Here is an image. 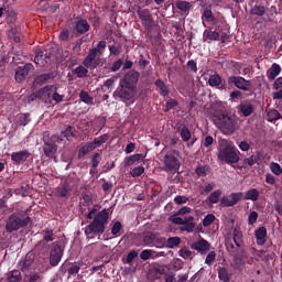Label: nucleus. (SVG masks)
<instances>
[{
    "label": "nucleus",
    "instance_id": "f257e3e1",
    "mask_svg": "<svg viewBox=\"0 0 282 282\" xmlns=\"http://www.w3.org/2000/svg\"><path fill=\"white\" fill-rule=\"evenodd\" d=\"M210 120L225 135H231L239 129L237 116H230L228 113L218 111L210 117Z\"/></svg>",
    "mask_w": 282,
    "mask_h": 282
},
{
    "label": "nucleus",
    "instance_id": "f03ea898",
    "mask_svg": "<svg viewBox=\"0 0 282 282\" xmlns=\"http://www.w3.org/2000/svg\"><path fill=\"white\" fill-rule=\"evenodd\" d=\"M109 224V210L104 208L101 212L95 215L93 221L84 228V234L86 238H94L96 236H101L106 231V226Z\"/></svg>",
    "mask_w": 282,
    "mask_h": 282
},
{
    "label": "nucleus",
    "instance_id": "7ed1b4c3",
    "mask_svg": "<svg viewBox=\"0 0 282 282\" xmlns=\"http://www.w3.org/2000/svg\"><path fill=\"white\" fill-rule=\"evenodd\" d=\"M240 151L230 142L223 140L218 147L217 159L223 164H237L240 161Z\"/></svg>",
    "mask_w": 282,
    "mask_h": 282
},
{
    "label": "nucleus",
    "instance_id": "20e7f679",
    "mask_svg": "<svg viewBox=\"0 0 282 282\" xmlns=\"http://www.w3.org/2000/svg\"><path fill=\"white\" fill-rule=\"evenodd\" d=\"M260 192L257 188H250L245 194L242 192L231 193L229 196H223L219 200L220 207H234L241 199L257 202L259 199Z\"/></svg>",
    "mask_w": 282,
    "mask_h": 282
},
{
    "label": "nucleus",
    "instance_id": "39448f33",
    "mask_svg": "<svg viewBox=\"0 0 282 282\" xmlns=\"http://www.w3.org/2000/svg\"><path fill=\"white\" fill-rule=\"evenodd\" d=\"M29 209L26 212L13 213L6 226L8 232L17 231L21 228H25L32 223V218L29 216Z\"/></svg>",
    "mask_w": 282,
    "mask_h": 282
},
{
    "label": "nucleus",
    "instance_id": "423d86ee",
    "mask_svg": "<svg viewBox=\"0 0 282 282\" xmlns=\"http://www.w3.org/2000/svg\"><path fill=\"white\" fill-rule=\"evenodd\" d=\"M236 247H235V245ZM232 241L230 239L225 240V247L230 256L235 259L239 258V249L243 246V234L240 229L235 228L232 230Z\"/></svg>",
    "mask_w": 282,
    "mask_h": 282
},
{
    "label": "nucleus",
    "instance_id": "0eeeda50",
    "mask_svg": "<svg viewBox=\"0 0 282 282\" xmlns=\"http://www.w3.org/2000/svg\"><path fill=\"white\" fill-rule=\"evenodd\" d=\"M135 96V89L122 82H119V87L112 93L115 99H119L123 102L131 101Z\"/></svg>",
    "mask_w": 282,
    "mask_h": 282
},
{
    "label": "nucleus",
    "instance_id": "6e6552de",
    "mask_svg": "<svg viewBox=\"0 0 282 282\" xmlns=\"http://www.w3.org/2000/svg\"><path fill=\"white\" fill-rule=\"evenodd\" d=\"M227 84L229 86H235L239 90L243 91H251L252 89V83L251 80H247L246 78L241 76H230L227 78Z\"/></svg>",
    "mask_w": 282,
    "mask_h": 282
},
{
    "label": "nucleus",
    "instance_id": "1a4fd4ad",
    "mask_svg": "<svg viewBox=\"0 0 282 282\" xmlns=\"http://www.w3.org/2000/svg\"><path fill=\"white\" fill-rule=\"evenodd\" d=\"M181 167V162L172 153H169L164 156V171L166 173L175 174Z\"/></svg>",
    "mask_w": 282,
    "mask_h": 282
},
{
    "label": "nucleus",
    "instance_id": "9d476101",
    "mask_svg": "<svg viewBox=\"0 0 282 282\" xmlns=\"http://www.w3.org/2000/svg\"><path fill=\"white\" fill-rule=\"evenodd\" d=\"M61 141H63V139L57 135H53L51 140L45 141L43 147L44 154L50 159H54L57 152V145L55 142L59 143Z\"/></svg>",
    "mask_w": 282,
    "mask_h": 282
},
{
    "label": "nucleus",
    "instance_id": "9b49d317",
    "mask_svg": "<svg viewBox=\"0 0 282 282\" xmlns=\"http://www.w3.org/2000/svg\"><path fill=\"white\" fill-rule=\"evenodd\" d=\"M137 14L141 20V25H143V29H145V31L148 32H151L153 29L154 20L149 9H139V11H137Z\"/></svg>",
    "mask_w": 282,
    "mask_h": 282
},
{
    "label": "nucleus",
    "instance_id": "f8f14e48",
    "mask_svg": "<svg viewBox=\"0 0 282 282\" xmlns=\"http://www.w3.org/2000/svg\"><path fill=\"white\" fill-rule=\"evenodd\" d=\"M82 65L90 70H95L97 67L100 66V57L98 54L90 50L88 51V56H86V58H84V62H82Z\"/></svg>",
    "mask_w": 282,
    "mask_h": 282
},
{
    "label": "nucleus",
    "instance_id": "ddd939ff",
    "mask_svg": "<svg viewBox=\"0 0 282 282\" xmlns=\"http://www.w3.org/2000/svg\"><path fill=\"white\" fill-rule=\"evenodd\" d=\"M63 254H64V248L59 243L55 245L51 251V257H50L51 265L52 267L58 265Z\"/></svg>",
    "mask_w": 282,
    "mask_h": 282
},
{
    "label": "nucleus",
    "instance_id": "4468645a",
    "mask_svg": "<svg viewBox=\"0 0 282 282\" xmlns=\"http://www.w3.org/2000/svg\"><path fill=\"white\" fill-rule=\"evenodd\" d=\"M140 78V73L135 70H130L126 76H123V79H121V83L124 85L131 87L132 89H137V84Z\"/></svg>",
    "mask_w": 282,
    "mask_h": 282
},
{
    "label": "nucleus",
    "instance_id": "2eb2a0df",
    "mask_svg": "<svg viewBox=\"0 0 282 282\" xmlns=\"http://www.w3.org/2000/svg\"><path fill=\"white\" fill-rule=\"evenodd\" d=\"M189 247L191 249L196 250L202 256L207 254L210 250V243L204 238H200L196 242H193Z\"/></svg>",
    "mask_w": 282,
    "mask_h": 282
},
{
    "label": "nucleus",
    "instance_id": "dca6fc26",
    "mask_svg": "<svg viewBox=\"0 0 282 282\" xmlns=\"http://www.w3.org/2000/svg\"><path fill=\"white\" fill-rule=\"evenodd\" d=\"M34 70V66L32 64H26L24 66H20L15 69V80L18 83H22L25 80L30 72Z\"/></svg>",
    "mask_w": 282,
    "mask_h": 282
},
{
    "label": "nucleus",
    "instance_id": "f3484780",
    "mask_svg": "<svg viewBox=\"0 0 282 282\" xmlns=\"http://www.w3.org/2000/svg\"><path fill=\"white\" fill-rule=\"evenodd\" d=\"M34 260H35V254L32 252H29L25 256V258L20 260L19 262L20 270L24 273L29 272L34 264Z\"/></svg>",
    "mask_w": 282,
    "mask_h": 282
},
{
    "label": "nucleus",
    "instance_id": "a211bd4d",
    "mask_svg": "<svg viewBox=\"0 0 282 282\" xmlns=\"http://www.w3.org/2000/svg\"><path fill=\"white\" fill-rule=\"evenodd\" d=\"M54 86H46L39 90L40 100L44 101L45 104H52Z\"/></svg>",
    "mask_w": 282,
    "mask_h": 282
},
{
    "label": "nucleus",
    "instance_id": "6ab92c4d",
    "mask_svg": "<svg viewBox=\"0 0 282 282\" xmlns=\"http://www.w3.org/2000/svg\"><path fill=\"white\" fill-rule=\"evenodd\" d=\"M52 57V54L51 53H47V52H43L41 50H37L35 52V64L36 65H40L41 67H44L47 63V59H50Z\"/></svg>",
    "mask_w": 282,
    "mask_h": 282
},
{
    "label": "nucleus",
    "instance_id": "aec40b11",
    "mask_svg": "<svg viewBox=\"0 0 282 282\" xmlns=\"http://www.w3.org/2000/svg\"><path fill=\"white\" fill-rule=\"evenodd\" d=\"M256 242L258 246H263L267 242L268 230L265 227H259L254 230Z\"/></svg>",
    "mask_w": 282,
    "mask_h": 282
},
{
    "label": "nucleus",
    "instance_id": "412c9836",
    "mask_svg": "<svg viewBox=\"0 0 282 282\" xmlns=\"http://www.w3.org/2000/svg\"><path fill=\"white\" fill-rule=\"evenodd\" d=\"M175 8L185 15L189 14V11L193 8L192 2H186V0H176L175 1Z\"/></svg>",
    "mask_w": 282,
    "mask_h": 282
},
{
    "label": "nucleus",
    "instance_id": "4be33fe9",
    "mask_svg": "<svg viewBox=\"0 0 282 282\" xmlns=\"http://www.w3.org/2000/svg\"><path fill=\"white\" fill-rule=\"evenodd\" d=\"M31 153L28 150H23L20 152H14L11 155V160L17 163L20 164L22 162H25L29 158H30Z\"/></svg>",
    "mask_w": 282,
    "mask_h": 282
},
{
    "label": "nucleus",
    "instance_id": "5701e85b",
    "mask_svg": "<svg viewBox=\"0 0 282 282\" xmlns=\"http://www.w3.org/2000/svg\"><path fill=\"white\" fill-rule=\"evenodd\" d=\"M282 73V67L274 63L271 65V67L267 70V78L269 80H275L276 77Z\"/></svg>",
    "mask_w": 282,
    "mask_h": 282
},
{
    "label": "nucleus",
    "instance_id": "b1692460",
    "mask_svg": "<svg viewBox=\"0 0 282 282\" xmlns=\"http://www.w3.org/2000/svg\"><path fill=\"white\" fill-rule=\"evenodd\" d=\"M74 29L77 31V34L83 35V34L89 32L90 25L86 20L80 18L79 20H77Z\"/></svg>",
    "mask_w": 282,
    "mask_h": 282
},
{
    "label": "nucleus",
    "instance_id": "393cba45",
    "mask_svg": "<svg viewBox=\"0 0 282 282\" xmlns=\"http://www.w3.org/2000/svg\"><path fill=\"white\" fill-rule=\"evenodd\" d=\"M219 39L220 34L217 31H212V29H209L203 32V42H216L219 41Z\"/></svg>",
    "mask_w": 282,
    "mask_h": 282
},
{
    "label": "nucleus",
    "instance_id": "a878e982",
    "mask_svg": "<svg viewBox=\"0 0 282 282\" xmlns=\"http://www.w3.org/2000/svg\"><path fill=\"white\" fill-rule=\"evenodd\" d=\"M256 108L254 105L252 104H243L241 102L238 106V111L243 116V117H249L254 112Z\"/></svg>",
    "mask_w": 282,
    "mask_h": 282
},
{
    "label": "nucleus",
    "instance_id": "bb28decb",
    "mask_svg": "<svg viewBox=\"0 0 282 282\" xmlns=\"http://www.w3.org/2000/svg\"><path fill=\"white\" fill-rule=\"evenodd\" d=\"M208 85L210 87H215L217 89H224L225 88V85H223V78L218 74H214V75L209 76Z\"/></svg>",
    "mask_w": 282,
    "mask_h": 282
},
{
    "label": "nucleus",
    "instance_id": "cd10ccee",
    "mask_svg": "<svg viewBox=\"0 0 282 282\" xmlns=\"http://www.w3.org/2000/svg\"><path fill=\"white\" fill-rule=\"evenodd\" d=\"M62 268L65 272H68L69 276L76 275L80 271V265L77 263L65 262Z\"/></svg>",
    "mask_w": 282,
    "mask_h": 282
},
{
    "label": "nucleus",
    "instance_id": "c85d7f7f",
    "mask_svg": "<svg viewBox=\"0 0 282 282\" xmlns=\"http://www.w3.org/2000/svg\"><path fill=\"white\" fill-rule=\"evenodd\" d=\"M249 14L263 18L267 14V8L262 4H254L253 7H251Z\"/></svg>",
    "mask_w": 282,
    "mask_h": 282
},
{
    "label": "nucleus",
    "instance_id": "c756f323",
    "mask_svg": "<svg viewBox=\"0 0 282 282\" xmlns=\"http://www.w3.org/2000/svg\"><path fill=\"white\" fill-rule=\"evenodd\" d=\"M154 86L158 87L160 96L167 97L170 95V89L162 79H156Z\"/></svg>",
    "mask_w": 282,
    "mask_h": 282
},
{
    "label": "nucleus",
    "instance_id": "7c9ffc66",
    "mask_svg": "<svg viewBox=\"0 0 282 282\" xmlns=\"http://www.w3.org/2000/svg\"><path fill=\"white\" fill-rule=\"evenodd\" d=\"M177 132L183 142H188L192 139V133L186 126L177 127Z\"/></svg>",
    "mask_w": 282,
    "mask_h": 282
},
{
    "label": "nucleus",
    "instance_id": "2f4dec72",
    "mask_svg": "<svg viewBox=\"0 0 282 282\" xmlns=\"http://www.w3.org/2000/svg\"><path fill=\"white\" fill-rule=\"evenodd\" d=\"M72 187L69 186V184L65 183L64 185H61L58 188H57V194L59 197H63V198H68L70 193H72Z\"/></svg>",
    "mask_w": 282,
    "mask_h": 282
},
{
    "label": "nucleus",
    "instance_id": "473e14b6",
    "mask_svg": "<svg viewBox=\"0 0 282 282\" xmlns=\"http://www.w3.org/2000/svg\"><path fill=\"white\" fill-rule=\"evenodd\" d=\"M195 218L193 216H188V223H183L181 227V231L192 232L194 231L196 224L194 223Z\"/></svg>",
    "mask_w": 282,
    "mask_h": 282
},
{
    "label": "nucleus",
    "instance_id": "72a5a7b5",
    "mask_svg": "<svg viewBox=\"0 0 282 282\" xmlns=\"http://www.w3.org/2000/svg\"><path fill=\"white\" fill-rule=\"evenodd\" d=\"M109 140V134H101L99 138H95L93 142H90V145L94 147V150L101 147L104 143H106Z\"/></svg>",
    "mask_w": 282,
    "mask_h": 282
},
{
    "label": "nucleus",
    "instance_id": "f704fd0d",
    "mask_svg": "<svg viewBox=\"0 0 282 282\" xmlns=\"http://www.w3.org/2000/svg\"><path fill=\"white\" fill-rule=\"evenodd\" d=\"M94 151V145L88 142L86 145L79 148V152L77 153V158L83 159L88 154L89 152Z\"/></svg>",
    "mask_w": 282,
    "mask_h": 282
},
{
    "label": "nucleus",
    "instance_id": "c9c22d12",
    "mask_svg": "<svg viewBox=\"0 0 282 282\" xmlns=\"http://www.w3.org/2000/svg\"><path fill=\"white\" fill-rule=\"evenodd\" d=\"M143 159H144L143 154H134V155H130V156L126 158V160H123V162L126 163V166H131L135 162H139Z\"/></svg>",
    "mask_w": 282,
    "mask_h": 282
},
{
    "label": "nucleus",
    "instance_id": "e433bc0d",
    "mask_svg": "<svg viewBox=\"0 0 282 282\" xmlns=\"http://www.w3.org/2000/svg\"><path fill=\"white\" fill-rule=\"evenodd\" d=\"M217 273H218V279L221 282H230L229 272L225 267H219Z\"/></svg>",
    "mask_w": 282,
    "mask_h": 282
},
{
    "label": "nucleus",
    "instance_id": "4c0bfd02",
    "mask_svg": "<svg viewBox=\"0 0 282 282\" xmlns=\"http://www.w3.org/2000/svg\"><path fill=\"white\" fill-rule=\"evenodd\" d=\"M22 280V274L20 270H12L8 273L9 282H20Z\"/></svg>",
    "mask_w": 282,
    "mask_h": 282
},
{
    "label": "nucleus",
    "instance_id": "58836bf2",
    "mask_svg": "<svg viewBox=\"0 0 282 282\" xmlns=\"http://www.w3.org/2000/svg\"><path fill=\"white\" fill-rule=\"evenodd\" d=\"M53 78H54L53 74H43V75L37 76L34 79V84H36V85H44L45 83H47L48 80H51Z\"/></svg>",
    "mask_w": 282,
    "mask_h": 282
},
{
    "label": "nucleus",
    "instance_id": "ea45409f",
    "mask_svg": "<svg viewBox=\"0 0 282 282\" xmlns=\"http://www.w3.org/2000/svg\"><path fill=\"white\" fill-rule=\"evenodd\" d=\"M106 47H107V42L100 41L99 43H97V46L91 48V51L98 54L99 57H101L105 53Z\"/></svg>",
    "mask_w": 282,
    "mask_h": 282
},
{
    "label": "nucleus",
    "instance_id": "a19ab883",
    "mask_svg": "<svg viewBox=\"0 0 282 282\" xmlns=\"http://www.w3.org/2000/svg\"><path fill=\"white\" fill-rule=\"evenodd\" d=\"M210 171L209 165H199L195 169V174L199 177L207 176Z\"/></svg>",
    "mask_w": 282,
    "mask_h": 282
},
{
    "label": "nucleus",
    "instance_id": "79ce46f5",
    "mask_svg": "<svg viewBox=\"0 0 282 282\" xmlns=\"http://www.w3.org/2000/svg\"><path fill=\"white\" fill-rule=\"evenodd\" d=\"M259 155H251L249 158L243 159V169H247L248 166H253L259 162Z\"/></svg>",
    "mask_w": 282,
    "mask_h": 282
},
{
    "label": "nucleus",
    "instance_id": "37998d69",
    "mask_svg": "<svg viewBox=\"0 0 282 282\" xmlns=\"http://www.w3.org/2000/svg\"><path fill=\"white\" fill-rule=\"evenodd\" d=\"M223 192L221 189L214 191L210 193V195L207 197L208 203L210 204H217L219 202V198L221 196Z\"/></svg>",
    "mask_w": 282,
    "mask_h": 282
},
{
    "label": "nucleus",
    "instance_id": "c03bdc74",
    "mask_svg": "<svg viewBox=\"0 0 282 282\" xmlns=\"http://www.w3.org/2000/svg\"><path fill=\"white\" fill-rule=\"evenodd\" d=\"M155 235L154 232L145 234V236H143V243L148 247H154Z\"/></svg>",
    "mask_w": 282,
    "mask_h": 282
},
{
    "label": "nucleus",
    "instance_id": "a18cd8bd",
    "mask_svg": "<svg viewBox=\"0 0 282 282\" xmlns=\"http://www.w3.org/2000/svg\"><path fill=\"white\" fill-rule=\"evenodd\" d=\"M79 99L86 105H94V98L85 90L79 91Z\"/></svg>",
    "mask_w": 282,
    "mask_h": 282
},
{
    "label": "nucleus",
    "instance_id": "49530a36",
    "mask_svg": "<svg viewBox=\"0 0 282 282\" xmlns=\"http://www.w3.org/2000/svg\"><path fill=\"white\" fill-rule=\"evenodd\" d=\"M282 119L281 113L278 110H271L267 113V120L269 122H274Z\"/></svg>",
    "mask_w": 282,
    "mask_h": 282
},
{
    "label": "nucleus",
    "instance_id": "de8ad7c7",
    "mask_svg": "<svg viewBox=\"0 0 282 282\" xmlns=\"http://www.w3.org/2000/svg\"><path fill=\"white\" fill-rule=\"evenodd\" d=\"M122 231V224L120 221H116L112 224V228L110 229V234L115 237H119Z\"/></svg>",
    "mask_w": 282,
    "mask_h": 282
},
{
    "label": "nucleus",
    "instance_id": "09e8293b",
    "mask_svg": "<svg viewBox=\"0 0 282 282\" xmlns=\"http://www.w3.org/2000/svg\"><path fill=\"white\" fill-rule=\"evenodd\" d=\"M165 245H166V239L155 234L153 247L158 249H162L163 247H165Z\"/></svg>",
    "mask_w": 282,
    "mask_h": 282
},
{
    "label": "nucleus",
    "instance_id": "8fccbe9b",
    "mask_svg": "<svg viewBox=\"0 0 282 282\" xmlns=\"http://www.w3.org/2000/svg\"><path fill=\"white\" fill-rule=\"evenodd\" d=\"M88 69L85 66H77V68L74 70V74L77 75V78H85L88 75Z\"/></svg>",
    "mask_w": 282,
    "mask_h": 282
},
{
    "label": "nucleus",
    "instance_id": "3c124183",
    "mask_svg": "<svg viewBox=\"0 0 282 282\" xmlns=\"http://www.w3.org/2000/svg\"><path fill=\"white\" fill-rule=\"evenodd\" d=\"M76 130L73 127H67L65 131L62 132L63 137L70 141L76 134Z\"/></svg>",
    "mask_w": 282,
    "mask_h": 282
},
{
    "label": "nucleus",
    "instance_id": "603ef678",
    "mask_svg": "<svg viewBox=\"0 0 282 282\" xmlns=\"http://www.w3.org/2000/svg\"><path fill=\"white\" fill-rule=\"evenodd\" d=\"M25 279H28V281L25 282H42L43 276L40 273L35 272V273L25 275Z\"/></svg>",
    "mask_w": 282,
    "mask_h": 282
},
{
    "label": "nucleus",
    "instance_id": "864d4df0",
    "mask_svg": "<svg viewBox=\"0 0 282 282\" xmlns=\"http://www.w3.org/2000/svg\"><path fill=\"white\" fill-rule=\"evenodd\" d=\"M270 170L276 176H280L282 174V166L279 163L272 162L270 164Z\"/></svg>",
    "mask_w": 282,
    "mask_h": 282
},
{
    "label": "nucleus",
    "instance_id": "5fc2aeb1",
    "mask_svg": "<svg viewBox=\"0 0 282 282\" xmlns=\"http://www.w3.org/2000/svg\"><path fill=\"white\" fill-rule=\"evenodd\" d=\"M30 116H31L30 113L20 115L19 116V124L23 126V127L28 126L29 122L31 121Z\"/></svg>",
    "mask_w": 282,
    "mask_h": 282
},
{
    "label": "nucleus",
    "instance_id": "6e6d98bb",
    "mask_svg": "<svg viewBox=\"0 0 282 282\" xmlns=\"http://www.w3.org/2000/svg\"><path fill=\"white\" fill-rule=\"evenodd\" d=\"M215 220H216V216L214 214H209V215L204 217L203 226L204 227H209Z\"/></svg>",
    "mask_w": 282,
    "mask_h": 282
},
{
    "label": "nucleus",
    "instance_id": "4d7b16f0",
    "mask_svg": "<svg viewBox=\"0 0 282 282\" xmlns=\"http://www.w3.org/2000/svg\"><path fill=\"white\" fill-rule=\"evenodd\" d=\"M145 169L144 166H137L134 169H132V172H130V175H132V177H139L144 173Z\"/></svg>",
    "mask_w": 282,
    "mask_h": 282
},
{
    "label": "nucleus",
    "instance_id": "13d9d810",
    "mask_svg": "<svg viewBox=\"0 0 282 282\" xmlns=\"http://www.w3.org/2000/svg\"><path fill=\"white\" fill-rule=\"evenodd\" d=\"M181 238L180 237H170L167 238L166 242L169 247L174 248L175 246H178L181 243Z\"/></svg>",
    "mask_w": 282,
    "mask_h": 282
},
{
    "label": "nucleus",
    "instance_id": "bf43d9fd",
    "mask_svg": "<svg viewBox=\"0 0 282 282\" xmlns=\"http://www.w3.org/2000/svg\"><path fill=\"white\" fill-rule=\"evenodd\" d=\"M203 18H205V20L207 22H214L215 21V17L213 15L212 9H205L204 13H203Z\"/></svg>",
    "mask_w": 282,
    "mask_h": 282
},
{
    "label": "nucleus",
    "instance_id": "052dcab7",
    "mask_svg": "<svg viewBox=\"0 0 282 282\" xmlns=\"http://www.w3.org/2000/svg\"><path fill=\"white\" fill-rule=\"evenodd\" d=\"M153 253H155V251L149 250V249L141 251V254H140L141 260L143 261L149 260L153 256Z\"/></svg>",
    "mask_w": 282,
    "mask_h": 282
},
{
    "label": "nucleus",
    "instance_id": "680f3d73",
    "mask_svg": "<svg viewBox=\"0 0 282 282\" xmlns=\"http://www.w3.org/2000/svg\"><path fill=\"white\" fill-rule=\"evenodd\" d=\"M178 256L182 257L183 259H188L193 256V252L188 250L186 247H184L178 251Z\"/></svg>",
    "mask_w": 282,
    "mask_h": 282
},
{
    "label": "nucleus",
    "instance_id": "e2e57ef3",
    "mask_svg": "<svg viewBox=\"0 0 282 282\" xmlns=\"http://www.w3.org/2000/svg\"><path fill=\"white\" fill-rule=\"evenodd\" d=\"M64 99V96L59 95L57 93V88L54 86V91L52 94V100H54L56 104H59L62 102Z\"/></svg>",
    "mask_w": 282,
    "mask_h": 282
},
{
    "label": "nucleus",
    "instance_id": "0e129e2a",
    "mask_svg": "<svg viewBox=\"0 0 282 282\" xmlns=\"http://www.w3.org/2000/svg\"><path fill=\"white\" fill-rule=\"evenodd\" d=\"M176 106H178V101H176L174 99L167 100L166 104H165V112H169L170 110H172Z\"/></svg>",
    "mask_w": 282,
    "mask_h": 282
},
{
    "label": "nucleus",
    "instance_id": "69168bd1",
    "mask_svg": "<svg viewBox=\"0 0 282 282\" xmlns=\"http://www.w3.org/2000/svg\"><path fill=\"white\" fill-rule=\"evenodd\" d=\"M43 239H44L46 242H52V241L55 239L53 231L50 230V229L44 230V237H43Z\"/></svg>",
    "mask_w": 282,
    "mask_h": 282
},
{
    "label": "nucleus",
    "instance_id": "338daca9",
    "mask_svg": "<svg viewBox=\"0 0 282 282\" xmlns=\"http://www.w3.org/2000/svg\"><path fill=\"white\" fill-rule=\"evenodd\" d=\"M122 65H123L122 59H117V62L112 64V67H110V72L112 73L118 72L122 67Z\"/></svg>",
    "mask_w": 282,
    "mask_h": 282
},
{
    "label": "nucleus",
    "instance_id": "774afa93",
    "mask_svg": "<svg viewBox=\"0 0 282 282\" xmlns=\"http://www.w3.org/2000/svg\"><path fill=\"white\" fill-rule=\"evenodd\" d=\"M115 84H116V77H112L108 79L106 83H104V87H106L108 90H112Z\"/></svg>",
    "mask_w": 282,
    "mask_h": 282
}]
</instances>
